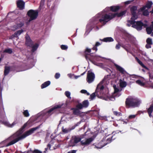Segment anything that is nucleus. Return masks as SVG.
<instances>
[{"instance_id": "46", "label": "nucleus", "mask_w": 153, "mask_h": 153, "mask_svg": "<svg viewBox=\"0 0 153 153\" xmlns=\"http://www.w3.org/2000/svg\"><path fill=\"white\" fill-rule=\"evenodd\" d=\"M33 153H42V152L37 149H35L34 150L33 152Z\"/></svg>"}, {"instance_id": "3", "label": "nucleus", "mask_w": 153, "mask_h": 153, "mask_svg": "<svg viewBox=\"0 0 153 153\" xmlns=\"http://www.w3.org/2000/svg\"><path fill=\"white\" fill-rule=\"evenodd\" d=\"M141 103L140 101L137 98H128L126 99L125 105L127 108L138 107Z\"/></svg>"}, {"instance_id": "53", "label": "nucleus", "mask_w": 153, "mask_h": 153, "mask_svg": "<svg viewBox=\"0 0 153 153\" xmlns=\"http://www.w3.org/2000/svg\"><path fill=\"white\" fill-rule=\"evenodd\" d=\"M146 8V6H143V7L140 8V9L141 11H143L145 10Z\"/></svg>"}, {"instance_id": "6", "label": "nucleus", "mask_w": 153, "mask_h": 153, "mask_svg": "<svg viewBox=\"0 0 153 153\" xmlns=\"http://www.w3.org/2000/svg\"><path fill=\"white\" fill-rule=\"evenodd\" d=\"M27 15L29 17V21H31L37 19L38 16V12L37 10H30L27 11Z\"/></svg>"}, {"instance_id": "25", "label": "nucleus", "mask_w": 153, "mask_h": 153, "mask_svg": "<svg viewBox=\"0 0 153 153\" xmlns=\"http://www.w3.org/2000/svg\"><path fill=\"white\" fill-rule=\"evenodd\" d=\"M137 10V7L136 6H133L130 8L131 14H136V11Z\"/></svg>"}, {"instance_id": "47", "label": "nucleus", "mask_w": 153, "mask_h": 153, "mask_svg": "<svg viewBox=\"0 0 153 153\" xmlns=\"http://www.w3.org/2000/svg\"><path fill=\"white\" fill-rule=\"evenodd\" d=\"M79 124H80L79 122L77 124H75L74 126H72V127H71V129H74L77 126H78V125Z\"/></svg>"}, {"instance_id": "7", "label": "nucleus", "mask_w": 153, "mask_h": 153, "mask_svg": "<svg viewBox=\"0 0 153 153\" xmlns=\"http://www.w3.org/2000/svg\"><path fill=\"white\" fill-rule=\"evenodd\" d=\"M67 102H66L64 103H62L61 105H56V106L50 109L47 112V113H48V114L51 115L53 113V111H54L56 109L60 108H65L67 106Z\"/></svg>"}, {"instance_id": "18", "label": "nucleus", "mask_w": 153, "mask_h": 153, "mask_svg": "<svg viewBox=\"0 0 153 153\" xmlns=\"http://www.w3.org/2000/svg\"><path fill=\"white\" fill-rule=\"evenodd\" d=\"M120 9L118 6H114L110 7V10L113 12H117Z\"/></svg>"}, {"instance_id": "60", "label": "nucleus", "mask_w": 153, "mask_h": 153, "mask_svg": "<svg viewBox=\"0 0 153 153\" xmlns=\"http://www.w3.org/2000/svg\"><path fill=\"white\" fill-rule=\"evenodd\" d=\"M149 77L150 78L152 79L153 78V76L152 75H151V74L149 73Z\"/></svg>"}, {"instance_id": "44", "label": "nucleus", "mask_w": 153, "mask_h": 153, "mask_svg": "<svg viewBox=\"0 0 153 153\" xmlns=\"http://www.w3.org/2000/svg\"><path fill=\"white\" fill-rule=\"evenodd\" d=\"M138 62L142 67L144 68H145L146 67L145 66V65L143 64L142 62L140 60Z\"/></svg>"}, {"instance_id": "62", "label": "nucleus", "mask_w": 153, "mask_h": 153, "mask_svg": "<svg viewBox=\"0 0 153 153\" xmlns=\"http://www.w3.org/2000/svg\"><path fill=\"white\" fill-rule=\"evenodd\" d=\"M152 24L150 27H151L152 29L153 30V22H152Z\"/></svg>"}, {"instance_id": "22", "label": "nucleus", "mask_w": 153, "mask_h": 153, "mask_svg": "<svg viewBox=\"0 0 153 153\" xmlns=\"http://www.w3.org/2000/svg\"><path fill=\"white\" fill-rule=\"evenodd\" d=\"M39 46V45L38 44L35 43V45H34L33 44V45H32L31 47H30V48H32V50H31L32 52L33 53L36 51L38 48Z\"/></svg>"}, {"instance_id": "27", "label": "nucleus", "mask_w": 153, "mask_h": 153, "mask_svg": "<svg viewBox=\"0 0 153 153\" xmlns=\"http://www.w3.org/2000/svg\"><path fill=\"white\" fill-rule=\"evenodd\" d=\"M120 86L122 88H123L127 85V83L125 81H123L121 79L120 80Z\"/></svg>"}, {"instance_id": "10", "label": "nucleus", "mask_w": 153, "mask_h": 153, "mask_svg": "<svg viewBox=\"0 0 153 153\" xmlns=\"http://www.w3.org/2000/svg\"><path fill=\"white\" fill-rule=\"evenodd\" d=\"M89 105L88 100H85L82 102V103H79L76 105V107L79 109H82L83 108H87Z\"/></svg>"}, {"instance_id": "28", "label": "nucleus", "mask_w": 153, "mask_h": 153, "mask_svg": "<svg viewBox=\"0 0 153 153\" xmlns=\"http://www.w3.org/2000/svg\"><path fill=\"white\" fill-rule=\"evenodd\" d=\"M153 4V3L151 1H148L147 2L145 6L146 8L148 9L152 7V5Z\"/></svg>"}, {"instance_id": "63", "label": "nucleus", "mask_w": 153, "mask_h": 153, "mask_svg": "<svg viewBox=\"0 0 153 153\" xmlns=\"http://www.w3.org/2000/svg\"><path fill=\"white\" fill-rule=\"evenodd\" d=\"M135 59L137 62H138V61L140 60V59L137 57H136L135 58Z\"/></svg>"}, {"instance_id": "26", "label": "nucleus", "mask_w": 153, "mask_h": 153, "mask_svg": "<svg viewBox=\"0 0 153 153\" xmlns=\"http://www.w3.org/2000/svg\"><path fill=\"white\" fill-rule=\"evenodd\" d=\"M23 25V23L22 22H20L19 24L14 25L13 26V27H14L15 29H17L21 27Z\"/></svg>"}, {"instance_id": "36", "label": "nucleus", "mask_w": 153, "mask_h": 153, "mask_svg": "<svg viewBox=\"0 0 153 153\" xmlns=\"http://www.w3.org/2000/svg\"><path fill=\"white\" fill-rule=\"evenodd\" d=\"M114 114L117 116H119L122 115V114L120 112H118L117 111H114L113 112Z\"/></svg>"}, {"instance_id": "8", "label": "nucleus", "mask_w": 153, "mask_h": 153, "mask_svg": "<svg viewBox=\"0 0 153 153\" xmlns=\"http://www.w3.org/2000/svg\"><path fill=\"white\" fill-rule=\"evenodd\" d=\"M94 74L92 72H89V71H88L87 73L86 79L87 82L89 83H91L94 80Z\"/></svg>"}, {"instance_id": "61", "label": "nucleus", "mask_w": 153, "mask_h": 153, "mask_svg": "<svg viewBox=\"0 0 153 153\" xmlns=\"http://www.w3.org/2000/svg\"><path fill=\"white\" fill-rule=\"evenodd\" d=\"M31 21H29V20L27 22H26V25H28L29 24V23Z\"/></svg>"}, {"instance_id": "4", "label": "nucleus", "mask_w": 153, "mask_h": 153, "mask_svg": "<svg viewBox=\"0 0 153 153\" xmlns=\"http://www.w3.org/2000/svg\"><path fill=\"white\" fill-rule=\"evenodd\" d=\"M84 135L82 134L79 136H75L74 139V143L76 144L80 142L81 145L82 146L88 145L94 140L93 137H91L87 139L85 142H84L83 140L81 141V139L84 138Z\"/></svg>"}, {"instance_id": "24", "label": "nucleus", "mask_w": 153, "mask_h": 153, "mask_svg": "<svg viewBox=\"0 0 153 153\" xmlns=\"http://www.w3.org/2000/svg\"><path fill=\"white\" fill-rule=\"evenodd\" d=\"M100 95L99 94V93L97 92H96V91L95 92L91 94L90 96V98L91 100H93L94 99V98L97 96L98 97H100Z\"/></svg>"}, {"instance_id": "49", "label": "nucleus", "mask_w": 153, "mask_h": 153, "mask_svg": "<svg viewBox=\"0 0 153 153\" xmlns=\"http://www.w3.org/2000/svg\"><path fill=\"white\" fill-rule=\"evenodd\" d=\"M152 45L151 44H147L145 46V47L146 48L148 49L149 48H150L151 47V45Z\"/></svg>"}, {"instance_id": "5", "label": "nucleus", "mask_w": 153, "mask_h": 153, "mask_svg": "<svg viewBox=\"0 0 153 153\" xmlns=\"http://www.w3.org/2000/svg\"><path fill=\"white\" fill-rule=\"evenodd\" d=\"M101 45V44L99 42H97L95 45L93 47L91 48H89L88 47H86L85 50L84 52V56L85 58L87 60H90V57L89 56L91 55L89 54L91 53V50L95 51V52H96L97 50V47Z\"/></svg>"}, {"instance_id": "11", "label": "nucleus", "mask_w": 153, "mask_h": 153, "mask_svg": "<svg viewBox=\"0 0 153 153\" xmlns=\"http://www.w3.org/2000/svg\"><path fill=\"white\" fill-rule=\"evenodd\" d=\"M17 7L20 10L25 8V3L22 0H18L16 2Z\"/></svg>"}, {"instance_id": "39", "label": "nucleus", "mask_w": 153, "mask_h": 153, "mask_svg": "<svg viewBox=\"0 0 153 153\" xmlns=\"http://www.w3.org/2000/svg\"><path fill=\"white\" fill-rule=\"evenodd\" d=\"M65 95L68 98H71L70 95L71 93L70 92L68 91H66L65 93Z\"/></svg>"}, {"instance_id": "19", "label": "nucleus", "mask_w": 153, "mask_h": 153, "mask_svg": "<svg viewBox=\"0 0 153 153\" xmlns=\"http://www.w3.org/2000/svg\"><path fill=\"white\" fill-rule=\"evenodd\" d=\"M23 30L22 29L19 30L15 32L13 34L12 36V37L17 38L23 32Z\"/></svg>"}, {"instance_id": "51", "label": "nucleus", "mask_w": 153, "mask_h": 153, "mask_svg": "<svg viewBox=\"0 0 153 153\" xmlns=\"http://www.w3.org/2000/svg\"><path fill=\"white\" fill-rule=\"evenodd\" d=\"M27 125V123H25L23 125V126L22 127L21 129H20V130H22V129H24L26 127Z\"/></svg>"}, {"instance_id": "15", "label": "nucleus", "mask_w": 153, "mask_h": 153, "mask_svg": "<svg viewBox=\"0 0 153 153\" xmlns=\"http://www.w3.org/2000/svg\"><path fill=\"white\" fill-rule=\"evenodd\" d=\"M113 87L114 89V94L115 97H118L120 96L121 94L120 92V91L119 88L116 87V85H114Z\"/></svg>"}, {"instance_id": "20", "label": "nucleus", "mask_w": 153, "mask_h": 153, "mask_svg": "<svg viewBox=\"0 0 153 153\" xmlns=\"http://www.w3.org/2000/svg\"><path fill=\"white\" fill-rule=\"evenodd\" d=\"M10 69V67L9 66H5L4 71V76L7 75L9 73Z\"/></svg>"}, {"instance_id": "52", "label": "nucleus", "mask_w": 153, "mask_h": 153, "mask_svg": "<svg viewBox=\"0 0 153 153\" xmlns=\"http://www.w3.org/2000/svg\"><path fill=\"white\" fill-rule=\"evenodd\" d=\"M27 125V123H25L23 125V126L22 127L21 129H20V130H22V129H24L26 127Z\"/></svg>"}, {"instance_id": "13", "label": "nucleus", "mask_w": 153, "mask_h": 153, "mask_svg": "<svg viewBox=\"0 0 153 153\" xmlns=\"http://www.w3.org/2000/svg\"><path fill=\"white\" fill-rule=\"evenodd\" d=\"M114 66L116 67V70L119 71V72L122 74H124L126 73V71L121 67L117 65V64H114Z\"/></svg>"}, {"instance_id": "35", "label": "nucleus", "mask_w": 153, "mask_h": 153, "mask_svg": "<svg viewBox=\"0 0 153 153\" xmlns=\"http://www.w3.org/2000/svg\"><path fill=\"white\" fill-rule=\"evenodd\" d=\"M16 123L15 122H14L11 125L10 124L8 123L7 122H5L4 124L8 126H9L12 127H13L14 125H15Z\"/></svg>"}, {"instance_id": "48", "label": "nucleus", "mask_w": 153, "mask_h": 153, "mask_svg": "<svg viewBox=\"0 0 153 153\" xmlns=\"http://www.w3.org/2000/svg\"><path fill=\"white\" fill-rule=\"evenodd\" d=\"M120 45L118 43L116 45L115 48L117 49H119L120 47Z\"/></svg>"}, {"instance_id": "50", "label": "nucleus", "mask_w": 153, "mask_h": 153, "mask_svg": "<svg viewBox=\"0 0 153 153\" xmlns=\"http://www.w3.org/2000/svg\"><path fill=\"white\" fill-rule=\"evenodd\" d=\"M27 125V123H25L23 125V126L22 127L21 129H20V130H22V129H24L26 127Z\"/></svg>"}, {"instance_id": "58", "label": "nucleus", "mask_w": 153, "mask_h": 153, "mask_svg": "<svg viewBox=\"0 0 153 153\" xmlns=\"http://www.w3.org/2000/svg\"><path fill=\"white\" fill-rule=\"evenodd\" d=\"M62 131L64 132L67 133L68 132V130L66 129H64L62 130Z\"/></svg>"}, {"instance_id": "37", "label": "nucleus", "mask_w": 153, "mask_h": 153, "mask_svg": "<svg viewBox=\"0 0 153 153\" xmlns=\"http://www.w3.org/2000/svg\"><path fill=\"white\" fill-rule=\"evenodd\" d=\"M112 140L111 138H108L107 139L106 143H104V145H103V146H104L106 145L107 144L110 143L111 142Z\"/></svg>"}, {"instance_id": "54", "label": "nucleus", "mask_w": 153, "mask_h": 153, "mask_svg": "<svg viewBox=\"0 0 153 153\" xmlns=\"http://www.w3.org/2000/svg\"><path fill=\"white\" fill-rule=\"evenodd\" d=\"M117 137V136H116L115 134H114L111 137V138L112 140H114Z\"/></svg>"}, {"instance_id": "16", "label": "nucleus", "mask_w": 153, "mask_h": 153, "mask_svg": "<svg viewBox=\"0 0 153 153\" xmlns=\"http://www.w3.org/2000/svg\"><path fill=\"white\" fill-rule=\"evenodd\" d=\"M79 109L76 106V108H72L71 110L73 111V114L74 115H79L81 114V112Z\"/></svg>"}, {"instance_id": "14", "label": "nucleus", "mask_w": 153, "mask_h": 153, "mask_svg": "<svg viewBox=\"0 0 153 153\" xmlns=\"http://www.w3.org/2000/svg\"><path fill=\"white\" fill-rule=\"evenodd\" d=\"M104 88V86L103 85H101L100 84L98 85L96 89V92H97L98 93L99 92L100 95H102V90Z\"/></svg>"}, {"instance_id": "56", "label": "nucleus", "mask_w": 153, "mask_h": 153, "mask_svg": "<svg viewBox=\"0 0 153 153\" xmlns=\"http://www.w3.org/2000/svg\"><path fill=\"white\" fill-rule=\"evenodd\" d=\"M76 151L75 150H72L68 152V153H76Z\"/></svg>"}, {"instance_id": "2", "label": "nucleus", "mask_w": 153, "mask_h": 153, "mask_svg": "<svg viewBox=\"0 0 153 153\" xmlns=\"http://www.w3.org/2000/svg\"><path fill=\"white\" fill-rule=\"evenodd\" d=\"M126 11L124 10L119 13H109L102 15L101 18L99 19V21L103 25H105L110 20L116 17H121L125 14Z\"/></svg>"}, {"instance_id": "38", "label": "nucleus", "mask_w": 153, "mask_h": 153, "mask_svg": "<svg viewBox=\"0 0 153 153\" xmlns=\"http://www.w3.org/2000/svg\"><path fill=\"white\" fill-rule=\"evenodd\" d=\"M143 15L145 16H148L149 15V12L147 10H146L143 12Z\"/></svg>"}, {"instance_id": "21", "label": "nucleus", "mask_w": 153, "mask_h": 153, "mask_svg": "<svg viewBox=\"0 0 153 153\" xmlns=\"http://www.w3.org/2000/svg\"><path fill=\"white\" fill-rule=\"evenodd\" d=\"M100 40L105 42H113L114 39L111 37H107L104 38L102 39H100Z\"/></svg>"}, {"instance_id": "43", "label": "nucleus", "mask_w": 153, "mask_h": 153, "mask_svg": "<svg viewBox=\"0 0 153 153\" xmlns=\"http://www.w3.org/2000/svg\"><path fill=\"white\" fill-rule=\"evenodd\" d=\"M60 75L59 73H56L55 75V78L56 79H58L60 77Z\"/></svg>"}, {"instance_id": "17", "label": "nucleus", "mask_w": 153, "mask_h": 153, "mask_svg": "<svg viewBox=\"0 0 153 153\" xmlns=\"http://www.w3.org/2000/svg\"><path fill=\"white\" fill-rule=\"evenodd\" d=\"M152 102V104L150 105L149 107L147 110V112L150 117L152 116L151 114L153 111V101Z\"/></svg>"}, {"instance_id": "1", "label": "nucleus", "mask_w": 153, "mask_h": 153, "mask_svg": "<svg viewBox=\"0 0 153 153\" xmlns=\"http://www.w3.org/2000/svg\"><path fill=\"white\" fill-rule=\"evenodd\" d=\"M40 126V125L36 127L31 128L23 134V131L22 130H19L8 138V140L11 141L6 145V146H8L14 144L19 141L23 139L33 133L35 131L39 128Z\"/></svg>"}, {"instance_id": "29", "label": "nucleus", "mask_w": 153, "mask_h": 153, "mask_svg": "<svg viewBox=\"0 0 153 153\" xmlns=\"http://www.w3.org/2000/svg\"><path fill=\"white\" fill-rule=\"evenodd\" d=\"M22 113L25 117H28L30 116V114L27 110H24Z\"/></svg>"}, {"instance_id": "23", "label": "nucleus", "mask_w": 153, "mask_h": 153, "mask_svg": "<svg viewBox=\"0 0 153 153\" xmlns=\"http://www.w3.org/2000/svg\"><path fill=\"white\" fill-rule=\"evenodd\" d=\"M51 84V82L49 81H48L44 82L42 84L41 88L42 89L45 88L49 86Z\"/></svg>"}, {"instance_id": "12", "label": "nucleus", "mask_w": 153, "mask_h": 153, "mask_svg": "<svg viewBox=\"0 0 153 153\" xmlns=\"http://www.w3.org/2000/svg\"><path fill=\"white\" fill-rule=\"evenodd\" d=\"M25 45L28 47H31L33 44V42L31 39L30 37L27 34L25 37Z\"/></svg>"}, {"instance_id": "30", "label": "nucleus", "mask_w": 153, "mask_h": 153, "mask_svg": "<svg viewBox=\"0 0 153 153\" xmlns=\"http://www.w3.org/2000/svg\"><path fill=\"white\" fill-rule=\"evenodd\" d=\"M153 30L152 29L151 27H148L146 28V31L147 33L148 34H150L152 33Z\"/></svg>"}, {"instance_id": "57", "label": "nucleus", "mask_w": 153, "mask_h": 153, "mask_svg": "<svg viewBox=\"0 0 153 153\" xmlns=\"http://www.w3.org/2000/svg\"><path fill=\"white\" fill-rule=\"evenodd\" d=\"M131 2V1H126L125 2V4H130Z\"/></svg>"}, {"instance_id": "55", "label": "nucleus", "mask_w": 153, "mask_h": 153, "mask_svg": "<svg viewBox=\"0 0 153 153\" xmlns=\"http://www.w3.org/2000/svg\"><path fill=\"white\" fill-rule=\"evenodd\" d=\"M80 92L82 94H86L87 92V91L85 90H82Z\"/></svg>"}, {"instance_id": "9", "label": "nucleus", "mask_w": 153, "mask_h": 153, "mask_svg": "<svg viewBox=\"0 0 153 153\" xmlns=\"http://www.w3.org/2000/svg\"><path fill=\"white\" fill-rule=\"evenodd\" d=\"M145 24L141 21L136 22L135 25H132V27L136 28L138 30H140L142 29V27L144 26Z\"/></svg>"}, {"instance_id": "45", "label": "nucleus", "mask_w": 153, "mask_h": 153, "mask_svg": "<svg viewBox=\"0 0 153 153\" xmlns=\"http://www.w3.org/2000/svg\"><path fill=\"white\" fill-rule=\"evenodd\" d=\"M136 115H131L128 117V119H131L135 117Z\"/></svg>"}, {"instance_id": "31", "label": "nucleus", "mask_w": 153, "mask_h": 153, "mask_svg": "<svg viewBox=\"0 0 153 153\" xmlns=\"http://www.w3.org/2000/svg\"><path fill=\"white\" fill-rule=\"evenodd\" d=\"M4 52L7 53L9 54H11L13 52L11 48L5 49L4 51Z\"/></svg>"}, {"instance_id": "34", "label": "nucleus", "mask_w": 153, "mask_h": 153, "mask_svg": "<svg viewBox=\"0 0 153 153\" xmlns=\"http://www.w3.org/2000/svg\"><path fill=\"white\" fill-rule=\"evenodd\" d=\"M127 22L132 25H135L136 23V22L135 21L134 19H131V20L128 21Z\"/></svg>"}, {"instance_id": "42", "label": "nucleus", "mask_w": 153, "mask_h": 153, "mask_svg": "<svg viewBox=\"0 0 153 153\" xmlns=\"http://www.w3.org/2000/svg\"><path fill=\"white\" fill-rule=\"evenodd\" d=\"M132 16L131 18V19H134V20L137 19V16L136 14H131Z\"/></svg>"}, {"instance_id": "41", "label": "nucleus", "mask_w": 153, "mask_h": 153, "mask_svg": "<svg viewBox=\"0 0 153 153\" xmlns=\"http://www.w3.org/2000/svg\"><path fill=\"white\" fill-rule=\"evenodd\" d=\"M61 48L62 50H66L68 49V46L66 45H62L61 46Z\"/></svg>"}, {"instance_id": "40", "label": "nucleus", "mask_w": 153, "mask_h": 153, "mask_svg": "<svg viewBox=\"0 0 153 153\" xmlns=\"http://www.w3.org/2000/svg\"><path fill=\"white\" fill-rule=\"evenodd\" d=\"M136 83L141 86H143L144 85V83L142 82L140 80H138L136 81Z\"/></svg>"}, {"instance_id": "64", "label": "nucleus", "mask_w": 153, "mask_h": 153, "mask_svg": "<svg viewBox=\"0 0 153 153\" xmlns=\"http://www.w3.org/2000/svg\"><path fill=\"white\" fill-rule=\"evenodd\" d=\"M87 95H90L89 93L87 91V92L86 93Z\"/></svg>"}, {"instance_id": "32", "label": "nucleus", "mask_w": 153, "mask_h": 153, "mask_svg": "<svg viewBox=\"0 0 153 153\" xmlns=\"http://www.w3.org/2000/svg\"><path fill=\"white\" fill-rule=\"evenodd\" d=\"M146 42L147 43V44H153L152 39L151 38H148L146 40Z\"/></svg>"}, {"instance_id": "59", "label": "nucleus", "mask_w": 153, "mask_h": 153, "mask_svg": "<svg viewBox=\"0 0 153 153\" xmlns=\"http://www.w3.org/2000/svg\"><path fill=\"white\" fill-rule=\"evenodd\" d=\"M51 146H52L51 145V144H48L47 145L48 148L49 149H50Z\"/></svg>"}, {"instance_id": "33", "label": "nucleus", "mask_w": 153, "mask_h": 153, "mask_svg": "<svg viewBox=\"0 0 153 153\" xmlns=\"http://www.w3.org/2000/svg\"><path fill=\"white\" fill-rule=\"evenodd\" d=\"M111 74H110L109 75H107L106 76H105L102 80V81L104 82L105 81L107 80H109L110 79V77L111 76Z\"/></svg>"}]
</instances>
